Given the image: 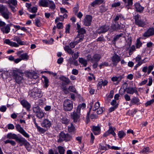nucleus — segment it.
<instances>
[{"label": "nucleus", "mask_w": 154, "mask_h": 154, "mask_svg": "<svg viewBox=\"0 0 154 154\" xmlns=\"http://www.w3.org/2000/svg\"><path fill=\"white\" fill-rule=\"evenodd\" d=\"M23 71L19 69H15L13 70V77L16 82L20 84L24 81Z\"/></svg>", "instance_id": "obj_1"}, {"label": "nucleus", "mask_w": 154, "mask_h": 154, "mask_svg": "<svg viewBox=\"0 0 154 154\" xmlns=\"http://www.w3.org/2000/svg\"><path fill=\"white\" fill-rule=\"evenodd\" d=\"M0 13L5 19L8 20L11 17L12 14L5 6L0 4Z\"/></svg>", "instance_id": "obj_2"}, {"label": "nucleus", "mask_w": 154, "mask_h": 154, "mask_svg": "<svg viewBox=\"0 0 154 154\" xmlns=\"http://www.w3.org/2000/svg\"><path fill=\"white\" fill-rule=\"evenodd\" d=\"M63 109L66 111H70L73 108L72 102L69 99H66L64 100L63 104Z\"/></svg>", "instance_id": "obj_3"}, {"label": "nucleus", "mask_w": 154, "mask_h": 154, "mask_svg": "<svg viewBox=\"0 0 154 154\" xmlns=\"http://www.w3.org/2000/svg\"><path fill=\"white\" fill-rule=\"evenodd\" d=\"M72 137L68 134H65L63 132H61L59 135V138L57 140V142H61L65 141H68L71 140Z\"/></svg>", "instance_id": "obj_4"}, {"label": "nucleus", "mask_w": 154, "mask_h": 154, "mask_svg": "<svg viewBox=\"0 0 154 154\" xmlns=\"http://www.w3.org/2000/svg\"><path fill=\"white\" fill-rule=\"evenodd\" d=\"M30 96L33 98L36 99L42 97L43 94L40 89L38 88H34L30 94Z\"/></svg>", "instance_id": "obj_5"}, {"label": "nucleus", "mask_w": 154, "mask_h": 154, "mask_svg": "<svg viewBox=\"0 0 154 154\" xmlns=\"http://www.w3.org/2000/svg\"><path fill=\"white\" fill-rule=\"evenodd\" d=\"M134 19L135 23L139 26L143 27L146 25L145 22L141 19L140 16L138 14L134 16Z\"/></svg>", "instance_id": "obj_6"}, {"label": "nucleus", "mask_w": 154, "mask_h": 154, "mask_svg": "<svg viewBox=\"0 0 154 154\" xmlns=\"http://www.w3.org/2000/svg\"><path fill=\"white\" fill-rule=\"evenodd\" d=\"M16 128L17 131L21 133L24 137L28 138L29 137V135L27 133L19 124H17L15 126Z\"/></svg>", "instance_id": "obj_7"}, {"label": "nucleus", "mask_w": 154, "mask_h": 154, "mask_svg": "<svg viewBox=\"0 0 154 154\" xmlns=\"http://www.w3.org/2000/svg\"><path fill=\"white\" fill-rule=\"evenodd\" d=\"M116 129L115 127H112L111 126H110L109 129L104 134L103 136V137H107L110 134H112L114 137L116 136V134L115 132L114 131Z\"/></svg>", "instance_id": "obj_8"}, {"label": "nucleus", "mask_w": 154, "mask_h": 154, "mask_svg": "<svg viewBox=\"0 0 154 154\" xmlns=\"http://www.w3.org/2000/svg\"><path fill=\"white\" fill-rule=\"evenodd\" d=\"M80 115V112L76 110L71 113V117L75 122H76L79 120Z\"/></svg>", "instance_id": "obj_9"}, {"label": "nucleus", "mask_w": 154, "mask_h": 154, "mask_svg": "<svg viewBox=\"0 0 154 154\" xmlns=\"http://www.w3.org/2000/svg\"><path fill=\"white\" fill-rule=\"evenodd\" d=\"M23 51H19L17 52V55L19 57L21 60H26L29 59V56L26 53L22 54Z\"/></svg>", "instance_id": "obj_10"}, {"label": "nucleus", "mask_w": 154, "mask_h": 154, "mask_svg": "<svg viewBox=\"0 0 154 154\" xmlns=\"http://www.w3.org/2000/svg\"><path fill=\"white\" fill-rule=\"evenodd\" d=\"M92 17L91 16L87 15H86L83 20L84 24L86 26H90L91 24Z\"/></svg>", "instance_id": "obj_11"}, {"label": "nucleus", "mask_w": 154, "mask_h": 154, "mask_svg": "<svg viewBox=\"0 0 154 154\" xmlns=\"http://www.w3.org/2000/svg\"><path fill=\"white\" fill-rule=\"evenodd\" d=\"M41 125L42 127L47 129L50 127L51 125V123L48 119H46L42 122Z\"/></svg>", "instance_id": "obj_12"}, {"label": "nucleus", "mask_w": 154, "mask_h": 154, "mask_svg": "<svg viewBox=\"0 0 154 154\" xmlns=\"http://www.w3.org/2000/svg\"><path fill=\"white\" fill-rule=\"evenodd\" d=\"M154 35V28H150L143 35L145 37H149Z\"/></svg>", "instance_id": "obj_13"}, {"label": "nucleus", "mask_w": 154, "mask_h": 154, "mask_svg": "<svg viewBox=\"0 0 154 154\" xmlns=\"http://www.w3.org/2000/svg\"><path fill=\"white\" fill-rule=\"evenodd\" d=\"M112 64L114 66H116L117 63L121 60L120 57L116 54H115L112 57Z\"/></svg>", "instance_id": "obj_14"}, {"label": "nucleus", "mask_w": 154, "mask_h": 154, "mask_svg": "<svg viewBox=\"0 0 154 154\" xmlns=\"http://www.w3.org/2000/svg\"><path fill=\"white\" fill-rule=\"evenodd\" d=\"M134 60L137 63L138 66H140L142 63H145L147 61V59L146 58H145L143 60H141V57L139 55L137 56L134 59Z\"/></svg>", "instance_id": "obj_15"}, {"label": "nucleus", "mask_w": 154, "mask_h": 154, "mask_svg": "<svg viewBox=\"0 0 154 154\" xmlns=\"http://www.w3.org/2000/svg\"><path fill=\"white\" fill-rule=\"evenodd\" d=\"M126 92L129 94H133L134 93L138 94V92L136 88L129 87L126 89Z\"/></svg>", "instance_id": "obj_16"}, {"label": "nucleus", "mask_w": 154, "mask_h": 154, "mask_svg": "<svg viewBox=\"0 0 154 154\" xmlns=\"http://www.w3.org/2000/svg\"><path fill=\"white\" fill-rule=\"evenodd\" d=\"M77 29L79 35H83L85 33V30L83 28H81L80 25L78 23H77Z\"/></svg>", "instance_id": "obj_17"}, {"label": "nucleus", "mask_w": 154, "mask_h": 154, "mask_svg": "<svg viewBox=\"0 0 154 154\" xmlns=\"http://www.w3.org/2000/svg\"><path fill=\"white\" fill-rule=\"evenodd\" d=\"M4 43L9 45L11 46L15 47H19V45L14 42L11 41L9 39H6L4 41Z\"/></svg>", "instance_id": "obj_18"}, {"label": "nucleus", "mask_w": 154, "mask_h": 154, "mask_svg": "<svg viewBox=\"0 0 154 154\" xmlns=\"http://www.w3.org/2000/svg\"><path fill=\"white\" fill-rule=\"evenodd\" d=\"M100 104L99 102H96L94 105L93 106H91V107L90 109V110L88 112V113L87 116V118H88L89 117V115L90 112V110L91 109H92V110L93 111H95L97 110V109H98L100 107Z\"/></svg>", "instance_id": "obj_19"}, {"label": "nucleus", "mask_w": 154, "mask_h": 154, "mask_svg": "<svg viewBox=\"0 0 154 154\" xmlns=\"http://www.w3.org/2000/svg\"><path fill=\"white\" fill-rule=\"evenodd\" d=\"M15 140L20 143V146H22L27 142L26 140L24 138L22 137H18L17 136Z\"/></svg>", "instance_id": "obj_20"}, {"label": "nucleus", "mask_w": 154, "mask_h": 154, "mask_svg": "<svg viewBox=\"0 0 154 154\" xmlns=\"http://www.w3.org/2000/svg\"><path fill=\"white\" fill-rule=\"evenodd\" d=\"M0 30L3 33L8 34L10 32L11 30L10 25L8 24L3 27Z\"/></svg>", "instance_id": "obj_21"}, {"label": "nucleus", "mask_w": 154, "mask_h": 154, "mask_svg": "<svg viewBox=\"0 0 154 154\" xmlns=\"http://www.w3.org/2000/svg\"><path fill=\"white\" fill-rule=\"evenodd\" d=\"M108 83V81L106 80L100 79L98 82L97 85V87L98 88H101L102 86H105Z\"/></svg>", "instance_id": "obj_22"}, {"label": "nucleus", "mask_w": 154, "mask_h": 154, "mask_svg": "<svg viewBox=\"0 0 154 154\" xmlns=\"http://www.w3.org/2000/svg\"><path fill=\"white\" fill-rule=\"evenodd\" d=\"M92 131L95 135L99 134L100 132V128L98 126H92Z\"/></svg>", "instance_id": "obj_23"}, {"label": "nucleus", "mask_w": 154, "mask_h": 154, "mask_svg": "<svg viewBox=\"0 0 154 154\" xmlns=\"http://www.w3.org/2000/svg\"><path fill=\"white\" fill-rule=\"evenodd\" d=\"M101 58L100 55L96 54L93 56L92 58L89 60H91L92 62H97L99 61Z\"/></svg>", "instance_id": "obj_24"}, {"label": "nucleus", "mask_w": 154, "mask_h": 154, "mask_svg": "<svg viewBox=\"0 0 154 154\" xmlns=\"http://www.w3.org/2000/svg\"><path fill=\"white\" fill-rule=\"evenodd\" d=\"M20 103L23 106L27 109H29L30 108V104L26 100H23L21 101Z\"/></svg>", "instance_id": "obj_25"}, {"label": "nucleus", "mask_w": 154, "mask_h": 154, "mask_svg": "<svg viewBox=\"0 0 154 154\" xmlns=\"http://www.w3.org/2000/svg\"><path fill=\"white\" fill-rule=\"evenodd\" d=\"M134 6L136 9V11L138 12L142 11L144 9V8L142 7L140 4L136 3L134 4Z\"/></svg>", "instance_id": "obj_26"}, {"label": "nucleus", "mask_w": 154, "mask_h": 154, "mask_svg": "<svg viewBox=\"0 0 154 154\" xmlns=\"http://www.w3.org/2000/svg\"><path fill=\"white\" fill-rule=\"evenodd\" d=\"M84 38V35H77V36L75 38V41L76 42V44H78L79 42H82Z\"/></svg>", "instance_id": "obj_27"}, {"label": "nucleus", "mask_w": 154, "mask_h": 154, "mask_svg": "<svg viewBox=\"0 0 154 154\" xmlns=\"http://www.w3.org/2000/svg\"><path fill=\"white\" fill-rule=\"evenodd\" d=\"M123 78L122 75H119L118 76H113L111 78V80L113 82H119Z\"/></svg>", "instance_id": "obj_28"}, {"label": "nucleus", "mask_w": 154, "mask_h": 154, "mask_svg": "<svg viewBox=\"0 0 154 154\" xmlns=\"http://www.w3.org/2000/svg\"><path fill=\"white\" fill-rule=\"evenodd\" d=\"M39 5L44 7H47L48 6V1L47 0H40L39 1Z\"/></svg>", "instance_id": "obj_29"}, {"label": "nucleus", "mask_w": 154, "mask_h": 154, "mask_svg": "<svg viewBox=\"0 0 154 154\" xmlns=\"http://www.w3.org/2000/svg\"><path fill=\"white\" fill-rule=\"evenodd\" d=\"M140 100L137 97H134L132 98L131 103L132 104H138L139 103Z\"/></svg>", "instance_id": "obj_30"}, {"label": "nucleus", "mask_w": 154, "mask_h": 154, "mask_svg": "<svg viewBox=\"0 0 154 154\" xmlns=\"http://www.w3.org/2000/svg\"><path fill=\"white\" fill-rule=\"evenodd\" d=\"M65 51L67 52L69 54H72L74 53V51L70 48L68 45H65L63 47Z\"/></svg>", "instance_id": "obj_31"}, {"label": "nucleus", "mask_w": 154, "mask_h": 154, "mask_svg": "<svg viewBox=\"0 0 154 154\" xmlns=\"http://www.w3.org/2000/svg\"><path fill=\"white\" fill-rule=\"evenodd\" d=\"M17 136V135L15 134L12 133H9L7 134L6 137L9 139H12L15 140Z\"/></svg>", "instance_id": "obj_32"}, {"label": "nucleus", "mask_w": 154, "mask_h": 154, "mask_svg": "<svg viewBox=\"0 0 154 154\" xmlns=\"http://www.w3.org/2000/svg\"><path fill=\"white\" fill-rule=\"evenodd\" d=\"M108 29L109 28L107 26H102L100 28L99 30L100 31H98V32L99 33H103L105 32L108 30Z\"/></svg>", "instance_id": "obj_33"}, {"label": "nucleus", "mask_w": 154, "mask_h": 154, "mask_svg": "<svg viewBox=\"0 0 154 154\" xmlns=\"http://www.w3.org/2000/svg\"><path fill=\"white\" fill-rule=\"evenodd\" d=\"M103 2V0H95L91 3V5L93 7H94L97 5L101 4Z\"/></svg>", "instance_id": "obj_34"}, {"label": "nucleus", "mask_w": 154, "mask_h": 154, "mask_svg": "<svg viewBox=\"0 0 154 154\" xmlns=\"http://www.w3.org/2000/svg\"><path fill=\"white\" fill-rule=\"evenodd\" d=\"M79 62L83 65L84 66H86L87 64V61L83 58H79Z\"/></svg>", "instance_id": "obj_35"}, {"label": "nucleus", "mask_w": 154, "mask_h": 154, "mask_svg": "<svg viewBox=\"0 0 154 154\" xmlns=\"http://www.w3.org/2000/svg\"><path fill=\"white\" fill-rule=\"evenodd\" d=\"M48 7L50 9L52 10L56 8L55 4L51 1H48Z\"/></svg>", "instance_id": "obj_36"}, {"label": "nucleus", "mask_w": 154, "mask_h": 154, "mask_svg": "<svg viewBox=\"0 0 154 154\" xmlns=\"http://www.w3.org/2000/svg\"><path fill=\"white\" fill-rule=\"evenodd\" d=\"M13 40L16 41L17 44L19 45H23L24 44V43L23 42L21 41V39L17 37H15L14 38Z\"/></svg>", "instance_id": "obj_37"}, {"label": "nucleus", "mask_w": 154, "mask_h": 154, "mask_svg": "<svg viewBox=\"0 0 154 154\" xmlns=\"http://www.w3.org/2000/svg\"><path fill=\"white\" fill-rule=\"evenodd\" d=\"M36 116L39 119H42L44 116V113L42 111H39L38 112H36Z\"/></svg>", "instance_id": "obj_38"}, {"label": "nucleus", "mask_w": 154, "mask_h": 154, "mask_svg": "<svg viewBox=\"0 0 154 154\" xmlns=\"http://www.w3.org/2000/svg\"><path fill=\"white\" fill-rule=\"evenodd\" d=\"M86 107V105L85 103H82V104L79 105L77 107L76 110L80 112L81 109H83Z\"/></svg>", "instance_id": "obj_39"}, {"label": "nucleus", "mask_w": 154, "mask_h": 154, "mask_svg": "<svg viewBox=\"0 0 154 154\" xmlns=\"http://www.w3.org/2000/svg\"><path fill=\"white\" fill-rule=\"evenodd\" d=\"M57 149L60 154H64L65 149L63 147L61 146H58Z\"/></svg>", "instance_id": "obj_40"}, {"label": "nucleus", "mask_w": 154, "mask_h": 154, "mask_svg": "<svg viewBox=\"0 0 154 154\" xmlns=\"http://www.w3.org/2000/svg\"><path fill=\"white\" fill-rule=\"evenodd\" d=\"M54 12H46L45 13V17L48 18L49 17H53L54 16Z\"/></svg>", "instance_id": "obj_41"}, {"label": "nucleus", "mask_w": 154, "mask_h": 154, "mask_svg": "<svg viewBox=\"0 0 154 154\" xmlns=\"http://www.w3.org/2000/svg\"><path fill=\"white\" fill-rule=\"evenodd\" d=\"M119 28V25L113 24L111 26V28L110 29V31L111 32H112L116 29H118Z\"/></svg>", "instance_id": "obj_42"}, {"label": "nucleus", "mask_w": 154, "mask_h": 154, "mask_svg": "<svg viewBox=\"0 0 154 154\" xmlns=\"http://www.w3.org/2000/svg\"><path fill=\"white\" fill-rule=\"evenodd\" d=\"M42 78L44 79L45 86L47 88L48 86V80L47 77L45 76H42Z\"/></svg>", "instance_id": "obj_43"}, {"label": "nucleus", "mask_w": 154, "mask_h": 154, "mask_svg": "<svg viewBox=\"0 0 154 154\" xmlns=\"http://www.w3.org/2000/svg\"><path fill=\"white\" fill-rule=\"evenodd\" d=\"M61 122L65 125L68 124L69 122V120L66 117H63L61 120Z\"/></svg>", "instance_id": "obj_44"}, {"label": "nucleus", "mask_w": 154, "mask_h": 154, "mask_svg": "<svg viewBox=\"0 0 154 154\" xmlns=\"http://www.w3.org/2000/svg\"><path fill=\"white\" fill-rule=\"evenodd\" d=\"M68 130L69 132H73L75 130V128L71 123V125L68 127Z\"/></svg>", "instance_id": "obj_45"}, {"label": "nucleus", "mask_w": 154, "mask_h": 154, "mask_svg": "<svg viewBox=\"0 0 154 154\" xmlns=\"http://www.w3.org/2000/svg\"><path fill=\"white\" fill-rule=\"evenodd\" d=\"M65 18L64 17L62 16H60L59 17H57L55 20V23H57L59 21H63Z\"/></svg>", "instance_id": "obj_46"}, {"label": "nucleus", "mask_w": 154, "mask_h": 154, "mask_svg": "<svg viewBox=\"0 0 154 154\" xmlns=\"http://www.w3.org/2000/svg\"><path fill=\"white\" fill-rule=\"evenodd\" d=\"M123 35L122 33H121L117 35H116L113 38V42L114 43L118 39L120 38V37L123 36Z\"/></svg>", "instance_id": "obj_47"}, {"label": "nucleus", "mask_w": 154, "mask_h": 154, "mask_svg": "<svg viewBox=\"0 0 154 154\" xmlns=\"http://www.w3.org/2000/svg\"><path fill=\"white\" fill-rule=\"evenodd\" d=\"M118 136L120 138H122L125 135V134L122 131H119L118 134Z\"/></svg>", "instance_id": "obj_48"}, {"label": "nucleus", "mask_w": 154, "mask_h": 154, "mask_svg": "<svg viewBox=\"0 0 154 154\" xmlns=\"http://www.w3.org/2000/svg\"><path fill=\"white\" fill-rule=\"evenodd\" d=\"M54 41V40L52 38H51L50 39L48 40H43V42L44 43H45L46 44H52L53 42Z\"/></svg>", "instance_id": "obj_49"}, {"label": "nucleus", "mask_w": 154, "mask_h": 154, "mask_svg": "<svg viewBox=\"0 0 154 154\" xmlns=\"http://www.w3.org/2000/svg\"><path fill=\"white\" fill-rule=\"evenodd\" d=\"M149 149L148 147L144 148L142 150L140 151V153H145L146 152H148L149 151Z\"/></svg>", "instance_id": "obj_50"}, {"label": "nucleus", "mask_w": 154, "mask_h": 154, "mask_svg": "<svg viewBox=\"0 0 154 154\" xmlns=\"http://www.w3.org/2000/svg\"><path fill=\"white\" fill-rule=\"evenodd\" d=\"M154 67V66L153 65H150L148 67V71L147 72L148 74L150 73L151 71L153 69Z\"/></svg>", "instance_id": "obj_51"}, {"label": "nucleus", "mask_w": 154, "mask_h": 154, "mask_svg": "<svg viewBox=\"0 0 154 154\" xmlns=\"http://www.w3.org/2000/svg\"><path fill=\"white\" fill-rule=\"evenodd\" d=\"M37 8L36 7H33L29 9V11L32 13H36L37 11Z\"/></svg>", "instance_id": "obj_52"}, {"label": "nucleus", "mask_w": 154, "mask_h": 154, "mask_svg": "<svg viewBox=\"0 0 154 154\" xmlns=\"http://www.w3.org/2000/svg\"><path fill=\"white\" fill-rule=\"evenodd\" d=\"M154 102V99H152L149 101H147L145 104L146 106H147L150 105Z\"/></svg>", "instance_id": "obj_53"}, {"label": "nucleus", "mask_w": 154, "mask_h": 154, "mask_svg": "<svg viewBox=\"0 0 154 154\" xmlns=\"http://www.w3.org/2000/svg\"><path fill=\"white\" fill-rule=\"evenodd\" d=\"M8 2L9 4H12L14 6H15L17 4V1L16 0H8Z\"/></svg>", "instance_id": "obj_54"}, {"label": "nucleus", "mask_w": 154, "mask_h": 154, "mask_svg": "<svg viewBox=\"0 0 154 154\" xmlns=\"http://www.w3.org/2000/svg\"><path fill=\"white\" fill-rule=\"evenodd\" d=\"M135 50V46L134 45H132L130 48L129 52V54L130 55H131L133 52H134Z\"/></svg>", "instance_id": "obj_55"}, {"label": "nucleus", "mask_w": 154, "mask_h": 154, "mask_svg": "<svg viewBox=\"0 0 154 154\" xmlns=\"http://www.w3.org/2000/svg\"><path fill=\"white\" fill-rule=\"evenodd\" d=\"M35 25L38 27H40L41 26V23L40 20L37 18L35 20Z\"/></svg>", "instance_id": "obj_56"}, {"label": "nucleus", "mask_w": 154, "mask_h": 154, "mask_svg": "<svg viewBox=\"0 0 154 154\" xmlns=\"http://www.w3.org/2000/svg\"><path fill=\"white\" fill-rule=\"evenodd\" d=\"M69 90L70 91H71V92H75V93H76V90L74 86H70L69 88Z\"/></svg>", "instance_id": "obj_57"}, {"label": "nucleus", "mask_w": 154, "mask_h": 154, "mask_svg": "<svg viewBox=\"0 0 154 154\" xmlns=\"http://www.w3.org/2000/svg\"><path fill=\"white\" fill-rule=\"evenodd\" d=\"M6 25V23L2 20H0V29H1L3 27Z\"/></svg>", "instance_id": "obj_58"}, {"label": "nucleus", "mask_w": 154, "mask_h": 154, "mask_svg": "<svg viewBox=\"0 0 154 154\" xmlns=\"http://www.w3.org/2000/svg\"><path fill=\"white\" fill-rule=\"evenodd\" d=\"M97 114H100L102 113L103 111V108L102 107H99L98 109H97Z\"/></svg>", "instance_id": "obj_59"}, {"label": "nucleus", "mask_w": 154, "mask_h": 154, "mask_svg": "<svg viewBox=\"0 0 154 154\" xmlns=\"http://www.w3.org/2000/svg\"><path fill=\"white\" fill-rule=\"evenodd\" d=\"M77 44H76L75 42L74 41V42H70L69 44V45L71 48H73Z\"/></svg>", "instance_id": "obj_60"}, {"label": "nucleus", "mask_w": 154, "mask_h": 154, "mask_svg": "<svg viewBox=\"0 0 154 154\" xmlns=\"http://www.w3.org/2000/svg\"><path fill=\"white\" fill-rule=\"evenodd\" d=\"M70 28V25L69 24L67 25L66 27L65 32L66 34L69 33V30Z\"/></svg>", "instance_id": "obj_61"}, {"label": "nucleus", "mask_w": 154, "mask_h": 154, "mask_svg": "<svg viewBox=\"0 0 154 154\" xmlns=\"http://www.w3.org/2000/svg\"><path fill=\"white\" fill-rule=\"evenodd\" d=\"M57 28L59 29H62L63 27V24L62 23H58L57 24Z\"/></svg>", "instance_id": "obj_62"}, {"label": "nucleus", "mask_w": 154, "mask_h": 154, "mask_svg": "<svg viewBox=\"0 0 154 154\" xmlns=\"http://www.w3.org/2000/svg\"><path fill=\"white\" fill-rule=\"evenodd\" d=\"M7 109L6 106H2L0 107V110L1 112H5Z\"/></svg>", "instance_id": "obj_63"}, {"label": "nucleus", "mask_w": 154, "mask_h": 154, "mask_svg": "<svg viewBox=\"0 0 154 154\" xmlns=\"http://www.w3.org/2000/svg\"><path fill=\"white\" fill-rule=\"evenodd\" d=\"M124 97L126 101H129L131 100L130 97L128 94H126L124 95Z\"/></svg>", "instance_id": "obj_64"}]
</instances>
